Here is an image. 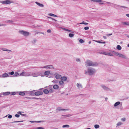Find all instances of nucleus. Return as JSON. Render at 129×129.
<instances>
[{"label": "nucleus", "instance_id": "1", "mask_svg": "<svg viewBox=\"0 0 129 129\" xmlns=\"http://www.w3.org/2000/svg\"><path fill=\"white\" fill-rule=\"evenodd\" d=\"M95 71L94 69L91 67H89L88 68L87 71L86 70L85 71V74H88L89 75L91 76L93 75Z\"/></svg>", "mask_w": 129, "mask_h": 129}, {"label": "nucleus", "instance_id": "2", "mask_svg": "<svg viewBox=\"0 0 129 129\" xmlns=\"http://www.w3.org/2000/svg\"><path fill=\"white\" fill-rule=\"evenodd\" d=\"M86 66H95L98 65V63L96 62H93L89 60H87L86 62Z\"/></svg>", "mask_w": 129, "mask_h": 129}, {"label": "nucleus", "instance_id": "3", "mask_svg": "<svg viewBox=\"0 0 129 129\" xmlns=\"http://www.w3.org/2000/svg\"><path fill=\"white\" fill-rule=\"evenodd\" d=\"M40 72H30V76H32L33 77H37L40 75Z\"/></svg>", "mask_w": 129, "mask_h": 129}, {"label": "nucleus", "instance_id": "4", "mask_svg": "<svg viewBox=\"0 0 129 129\" xmlns=\"http://www.w3.org/2000/svg\"><path fill=\"white\" fill-rule=\"evenodd\" d=\"M39 91L35 92V95L39 96L43 94V89L40 88Z\"/></svg>", "mask_w": 129, "mask_h": 129}, {"label": "nucleus", "instance_id": "5", "mask_svg": "<svg viewBox=\"0 0 129 129\" xmlns=\"http://www.w3.org/2000/svg\"><path fill=\"white\" fill-rule=\"evenodd\" d=\"M19 32L20 34L25 36H27L29 35V32L23 30L19 31Z\"/></svg>", "mask_w": 129, "mask_h": 129}, {"label": "nucleus", "instance_id": "6", "mask_svg": "<svg viewBox=\"0 0 129 129\" xmlns=\"http://www.w3.org/2000/svg\"><path fill=\"white\" fill-rule=\"evenodd\" d=\"M37 68H45L47 69H54V68L53 66L52 65H47L46 66H45L44 67H38Z\"/></svg>", "mask_w": 129, "mask_h": 129}, {"label": "nucleus", "instance_id": "7", "mask_svg": "<svg viewBox=\"0 0 129 129\" xmlns=\"http://www.w3.org/2000/svg\"><path fill=\"white\" fill-rule=\"evenodd\" d=\"M13 1L7 0L0 1V3L3 4H9L11 3H13Z\"/></svg>", "mask_w": 129, "mask_h": 129}, {"label": "nucleus", "instance_id": "8", "mask_svg": "<svg viewBox=\"0 0 129 129\" xmlns=\"http://www.w3.org/2000/svg\"><path fill=\"white\" fill-rule=\"evenodd\" d=\"M19 75L20 76H30V72H22V73H20Z\"/></svg>", "mask_w": 129, "mask_h": 129}, {"label": "nucleus", "instance_id": "9", "mask_svg": "<svg viewBox=\"0 0 129 129\" xmlns=\"http://www.w3.org/2000/svg\"><path fill=\"white\" fill-rule=\"evenodd\" d=\"M48 90L50 93H52L53 92V89L52 85H49L48 88Z\"/></svg>", "mask_w": 129, "mask_h": 129}, {"label": "nucleus", "instance_id": "10", "mask_svg": "<svg viewBox=\"0 0 129 129\" xmlns=\"http://www.w3.org/2000/svg\"><path fill=\"white\" fill-rule=\"evenodd\" d=\"M35 90H34L29 91H28L27 92H28V93L30 95L34 96V95H35Z\"/></svg>", "mask_w": 129, "mask_h": 129}, {"label": "nucleus", "instance_id": "11", "mask_svg": "<svg viewBox=\"0 0 129 129\" xmlns=\"http://www.w3.org/2000/svg\"><path fill=\"white\" fill-rule=\"evenodd\" d=\"M56 110L57 111H68L69 110V109H63L61 107H58V108L57 109H56Z\"/></svg>", "mask_w": 129, "mask_h": 129}, {"label": "nucleus", "instance_id": "12", "mask_svg": "<svg viewBox=\"0 0 129 129\" xmlns=\"http://www.w3.org/2000/svg\"><path fill=\"white\" fill-rule=\"evenodd\" d=\"M101 86L105 90L108 91L110 90L109 88L103 85H102Z\"/></svg>", "mask_w": 129, "mask_h": 129}, {"label": "nucleus", "instance_id": "13", "mask_svg": "<svg viewBox=\"0 0 129 129\" xmlns=\"http://www.w3.org/2000/svg\"><path fill=\"white\" fill-rule=\"evenodd\" d=\"M9 76L8 74L6 73H5L2 75L0 77L3 78H5Z\"/></svg>", "mask_w": 129, "mask_h": 129}, {"label": "nucleus", "instance_id": "14", "mask_svg": "<svg viewBox=\"0 0 129 129\" xmlns=\"http://www.w3.org/2000/svg\"><path fill=\"white\" fill-rule=\"evenodd\" d=\"M42 88L43 89V92H44V93L46 94H48L49 92L48 90V89H44L43 88Z\"/></svg>", "mask_w": 129, "mask_h": 129}, {"label": "nucleus", "instance_id": "15", "mask_svg": "<svg viewBox=\"0 0 129 129\" xmlns=\"http://www.w3.org/2000/svg\"><path fill=\"white\" fill-rule=\"evenodd\" d=\"M27 92L26 91H20L19 92H17L18 93L19 92V94L20 95H24L25 94V92Z\"/></svg>", "mask_w": 129, "mask_h": 129}, {"label": "nucleus", "instance_id": "16", "mask_svg": "<svg viewBox=\"0 0 129 129\" xmlns=\"http://www.w3.org/2000/svg\"><path fill=\"white\" fill-rule=\"evenodd\" d=\"M77 86L79 89H82V85L81 84L77 83Z\"/></svg>", "mask_w": 129, "mask_h": 129}, {"label": "nucleus", "instance_id": "17", "mask_svg": "<svg viewBox=\"0 0 129 129\" xmlns=\"http://www.w3.org/2000/svg\"><path fill=\"white\" fill-rule=\"evenodd\" d=\"M118 56L125 59L126 58V57L124 55L120 53Z\"/></svg>", "mask_w": 129, "mask_h": 129}, {"label": "nucleus", "instance_id": "18", "mask_svg": "<svg viewBox=\"0 0 129 129\" xmlns=\"http://www.w3.org/2000/svg\"><path fill=\"white\" fill-rule=\"evenodd\" d=\"M62 76L60 75L57 74L55 76V78L57 79H59L61 78Z\"/></svg>", "mask_w": 129, "mask_h": 129}, {"label": "nucleus", "instance_id": "19", "mask_svg": "<svg viewBox=\"0 0 129 129\" xmlns=\"http://www.w3.org/2000/svg\"><path fill=\"white\" fill-rule=\"evenodd\" d=\"M2 50L3 51H9V52H8V53H9L10 52H11L12 51L11 50L7 49L6 48H2Z\"/></svg>", "mask_w": 129, "mask_h": 129}, {"label": "nucleus", "instance_id": "20", "mask_svg": "<svg viewBox=\"0 0 129 129\" xmlns=\"http://www.w3.org/2000/svg\"><path fill=\"white\" fill-rule=\"evenodd\" d=\"M108 4H112V5H116V6H118L120 7H122V8H127V7H126L122 6H119V5H115V4H113V3H110V2H108Z\"/></svg>", "mask_w": 129, "mask_h": 129}, {"label": "nucleus", "instance_id": "21", "mask_svg": "<svg viewBox=\"0 0 129 129\" xmlns=\"http://www.w3.org/2000/svg\"><path fill=\"white\" fill-rule=\"evenodd\" d=\"M59 87V86L57 84L54 85L53 86V88L55 89H57Z\"/></svg>", "mask_w": 129, "mask_h": 129}, {"label": "nucleus", "instance_id": "22", "mask_svg": "<svg viewBox=\"0 0 129 129\" xmlns=\"http://www.w3.org/2000/svg\"><path fill=\"white\" fill-rule=\"evenodd\" d=\"M120 102L119 101L116 102L114 104V106L115 107L117 106L120 104Z\"/></svg>", "mask_w": 129, "mask_h": 129}, {"label": "nucleus", "instance_id": "23", "mask_svg": "<svg viewBox=\"0 0 129 129\" xmlns=\"http://www.w3.org/2000/svg\"><path fill=\"white\" fill-rule=\"evenodd\" d=\"M50 73V72L49 71H45L44 73V74L45 75H48Z\"/></svg>", "mask_w": 129, "mask_h": 129}, {"label": "nucleus", "instance_id": "24", "mask_svg": "<svg viewBox=\"0 0 129 129\" xmlns=\"http://www.w3.org/2000/svg\"><path fill=\"white\" fill-rule=\"evenodd\" d=\"M61 79L62 81H66L67 80V77L66 76H62Z\"/></svg>", "mask_w": 129, "mask_h": 129}, {"label": "nucleus", "instance_id": "25", "mask_svg": "<svg viewBox=\"0 0 129 129\" xmlns=\"http://www.w3.org/2000/svg\"><path fill=\"white\" fill-rule=\"evenodd\" d=\"M94 41L96 42H97L98 43H101V44H105L106 43L105 42V41H104V42H101V41H99L98 40H94Z\"/></svg>", "mask_w": 129, "mask_h": 129}, {"label": "nucleus", "instance_id": "26", "mask_svg": "<svg viewBox=\"0 0 129 129\" xmlns=\"http://www.w3.org/2000/svg\"><path fill=\"white\" fill-rule=\"evenodd\" d=\"M112 53L114 55H116L118 56V55H119V53L117 52H116L115 51H113L112 52Z\"/></svg>", "mask_w": 129, "mask_h": 129}, {"label": "nucleus", "instance_id": "27", "mask_svg": "<svg viewBox=\"0 0 129 129\" xmlns=\"http://www.w3.org/2000/svg\"><path fill=\"white\" fill-rule=\"evenodd\" d=\"M36 3L37 4V5H38L40 7H43L44 6L43 5L40 4L38 2H36Z\"/></svg>", "mask_w": 129, "mask_h": 129}, {"label": "nucleus", "instance_id": "28", "mask_svg": "<svg viewBox=\"0 0 129 129\" xmlns=\"http://www.w3.org/2000/svg\"><path fill=\"white\" fill-rule=\"evenodd\" d=\"M10 93V92H5L3 93V95H9Z\"/></svg>", "mask_w": 129, "mask_h": 129}, {"label": "nucleus", "instance_id": "29", "mask_svg": "<svg viewBox=\"0 0 129 129\" xmlns=\"http://www.w3.org/2000/svg\"><path fill=\"white\" fill-rule=\"evenodd\" d=\"M19 75V73L17 72H15L14 74L13 75V77H16Z\"/></svg>", "mask_w": 129, "mask_h": 129}, {"label": "nucleus", "instance_id": "30", "mask_svg": "<svg viewBox=\"0 0 129 129\" xmlns=\"http://www.w3.org/2000/svg\"><path fill=\"white\" fill-rule=\"evenodd\" d=\"M116 48L118 50H121L122 48L119 45H118L116 47Z\"/></svg>", "mask_w": 129, "mask_h": 129}, {"label": "nucleus", "instance_id": "31", "mask_svg": "<svg viewBox=\"0 0 129 129\" xmlns=\"http://www.w3.org/2000/svg\"><path fill=\"white\" fill-rule=\"evenodd\" d=\"M63 29H64V30L66 31H68L71 32V33H73V31L72 30H69V29H66L65 28H63Z\"/></svg>", "mask_w": 129, "mask_h": 129}, {"label": "nucleus", "instance_id": "32", "mask_svg": "<svg viewBox=\"0 0 129 129\" xmlns=\"http://www.w3.org/2000/svg\"><path fill=\"white\" fill-rule=\"evenodd\" d=\"M72 115L71 114H69L68 115H62V116H65L66 117H69L70 116H71Z\"/></svg>", "mask_w": 129, "mask_h": 129}, {"label": "nucleus", "instance_id": "33", "mask_svg": "<svg viewBox=\"0 0 129 129\" xmlns=\"http://www.w3.org/2000/svg\"><path fill=\"white\" fill-rule=\"evenodd\" d=\"M122 24L124 25L129 26V23L128 22H123Z\"/></svg>", "mask_w": 129, "mask_h": 129}, {"label": "nucleus", "instance_id": "34", "mask_svg": "<svg viewBox=\"0 0 129 129\" xmlns=\"http://www.w3.org/2000/svg\"><path fill=\"white\" fill-rule=\"evenodd\" d=\"M62 127L63 128H64V127L68 128V127H69V125H67V124L64 125H63L62 126Z\"/></svg>", "mask_w": 129, "mask_h": 129}, {"label": "nucleus", "instance_id": "35", "mask_svg": "<svg viewBox=\"0 0 129 129\" xmlns=\"http://www.w3.org/2000/svg\"><path fill=\"white\" fill-rule=\"evenodd\" d=\"M48 18H49L50 20H54L55 22H56L57 21V20L51 17H48Z\"/></svg>", "mask_w": 129, "mask_h": 129}, {"label": "nucleus", "instance_id": "36", "mask_svg": "<svg viewBox=\"0 0 129 129\" xmlns=\"http://www.w3.org/2000/svg\"><path fill=\"white\" fill-rule=\"evenodd\" d=\"M74 34H73L70 33L69 34V36L70 37H72L74 36Z\"/></svg>", "mask_w": 129, "mask_h": 129}, {"label": "nucleus", "instance_id": "37", "mask_svg": "<svg viewBox=\"0 0 129 129\" xmlns=\"http://www.w3.org/2000/svg\"><path fill=\"white\" fill-rule=\"evenodd\" d=\"M95 128L96 129H97L100 127V126L99 125L95 124L94 126Z\"/></svg>", "mask_w": 129, "mask_h": 129}, {"label": "nucleus", "instance_id": "38", "mask_svg": "<svg viewBox=\"0 0 129 129\" xmlns=\"http://www.w3.org/2000/svg\"><path fill=\"white\" fill-rule=\"evenodd\" d=\"M94 2L99 3L102 2V1L101 0H94L93 1Z\"/></svg>", "mask_w": 129, "mask_h": 129}, {"label": "nucleus", "instance_id": "39", "mask_svg": "<svg viewBox=\"0 0 129 129\" xmlns=\"http://www.w3.org/2000/svg\"><path fill=\"white\" fill-rule=\"evenodd\" d=\"M23 120H21L20 121H16L13 122H11V123H17V122H22L23 121Z\"/></svg>", "mask_w": 129, "mask_h": 129}, {"label": "nucleus", "instance_id": "40", "mask_svg": "<svg viewBox=\"0 0 129 129\" xmlns=\"http://www.w3.org/2000/svg\"><path fill=\"white\" fill-rule=\"evenodd\" d=\"M6 22L11 23H12L13 22V21L12 20H8L6 21Z\"/></svg>", "mask_w": 129, "mask_h": 129}, {"label": "nucleus", "instance_id": "41", "mask_svg": "<svg viewBox=\"0 0 129 129\" xmlns=\"http://www.w3.org/2000/svg\"><path fill=\"white\" fill-rule=\"evenodd\" d=\"M79 42L81 43H84V41L82 39H80L79 40Z\"/></svg>", "mask_w": 129, "mask_h": 129}, {"label": "nucleus", "instance_id": "42", "mask_svg": "<svg viewBox=\"0 0 129 129\" xmlns=\"http://www.w3.org/2000/svg\"><path fill=\"white\" fill-rule=\"evenodd\" d=\"M14 72L13 71H12L8 73V74H10L11 75H13L14 74Z\"/></svg>", "mask_w": 129, "mask_h": 129}, {"label": "nucleus", "instance_id": "43", "mask_svg": "<svg viewBox=\"0 0 129 129\" xmlns=\"http://www.w3.org/2000/svg\"><path fill=\"white\" fill-rule=\"evenodd\" d=\"M63 83V81L62 80H61L59 82V84L60 85H62V84Z\"/></svg>", "mask_w": 129, "mask_h": 129}, {"label": "nucleus", "instance_id": "44", "mask_svg": "<svg viewBox=\"0 0 129 129\" xmlns=\"http://www.w3.org/2000/svg\"><path fill=\"white\" fill-rule=\"evenodd\" d=\"M16 92H10V93L12 95H15L16 94Z\"/></svg>", "mask_w": 129, "mask_h": 129}, {"label": "nucleus", "instance_id": "45", "mask_svg": "<svg viewBox=\"0 0 129 129\" xmlns=\"http://www.w3.org/2000/svg\"><path fill=\"white\" fill-rule=\"evenodd\" d=\"M108 53H106V52H101L100 53H101L102 54H104L105 55H107Z\"/></svg>", "mask_w": 129, "mask_h": 129}, {"label": "nucleus", "instance_id": "46", "mask_svg": "<svg viewBox=\"0 0 129 129\" xmlns=\"http://www.w3.org/2000/svg\"><path fill=\"white\" fill-rule=\"evenodd\" d=\"M32 99L36 100H41V98H37L36 97H33L32 98Z\"/></svg>", "mask_w": 129, "mask_h": 129}, {"label": "nucleus", "instance_id": "47", "mask_svg": "<svg viewBox=\"0 0 129 129\" xmlns=\"http://www.w3.org/2000/svg\"><path fill=\"white\" fill-rule=\"evenodd\" d=\"M122 124V123L121 122H119L117 124V126H119Z\"/></svg>", "mask_w": 129, "mask_h": 129}, {"label": "nucleus", "instance_id": "48", "mask_svg": "<svg viewBox=\"0 0 129 129\" xmlns=\"http://www.w3.org/2000/svg\"><path fill=\"white\" fill-rule=\"evenodd\" d=\"M35 129H45L44 128L41 127H36Z\"/></svg>", "mask_w": 129, "mask_h": 129}, {"label": "nucleus", "instance_id": "49", "mask_svg": "<svg viewBox=\"0 0 129 129\" xmlns=\"http://www.w3.org/2000/svg\"><path fill=\"white\" fill-rule=\"evenodd\" d=\"M80 24H83L85 25H87L88 24V23H87L85 22L84 21H83L82 23H80Z\"/></svg>", "mask_w": 129, "mask_h": 129}, {"label": "nucleus", "instance_id": "50", "mask_svg": "<svg viewBox=\"0 0 129 129\" xmlns=\"http://www.w3.org/2000/svg\"><path fill=\"white\" fill-rule=\"evenodd\" d=\"M107 55H109V56H113V54H112L111 53H107Z\"/></svg>", "mask_w": 129, "mask_h": 129}, {"label": "nucleus", "instance_id": "51", "mask_svg": "<svg viewBox=\"0 0 129 129\" xmlns=\"http://www.w3.org/2000/svg\"><path fill=\"white\" fill-rule=\"evenodd\" d=\"M84 29L85 30H87L89 29V27H88L86 26L84 27Z\"/></svg>", "mask_w": 129, "mask_h": 129}, {"label": "nucleus", "instance_id": "52", "mask_svg": "<svg viewBox=\"0 0 129 129\" xmlns=\"http://www.w3.org/2000/svg\"><path fill=\"white\" fill-rule=\"evenodd\" d=\"M126 120V119L125 118H123L121 119V120L123 121H124Z\"/></svg>", "mask_w": 129, "mask_h": 129}, {"label": "nucleus", "instance_id": "53", "mask_svg": "<svg viewBox=\"0 0 129 129\" xmlns=\"http://www.w3.org/2000/svg\"><path fill=\"white\" fill-rule=\"evenodd\" d=\"M49 15L51 16H54V14L52 13L49 14Z\"/></svg>", "mask_w": 129, "mask_h": 129}, {"label": "nucleus", "instance_id": "54", "mask_svg": "<svg viewBox=\"0 0 129 129\" xmlns=\"http://www.w3.org/2000/svg\"><path fill=\"white\" fill-rule=\"evenodd\" d=\"M15 116L17 117H19L20 116V115L18 114H16L15 115Z\"/></svg>", "mask_w": 129, "mask_h": 129}, {"label": "nucleus", "instance_id": "55", "mask_svg": "<svg viewBox=\"0 0 129 129\" xmlns=\"http://www.w3.org/2000/svg\"><path fill=\"white\" fill-rule=\"evenodd\" d=\"M12 117V115H9L8 116V118L10 119Z\"/></svg>", "mask_w": 129, "mask_h": 129}, {"label": "nucleus", "instance_id": "56", "mask_svg": "<svg viewBox=\"0 0 129 129\" xmlns=\"http://www.w3.org/2000/svg\"><path fill=\"white\" fill-rule=\"evenodd\" d=\"M25 98H26L27 99H32V98H30V97H27V96L25 97Z\"/></svg>", "mask_w": 129, "mask_h": 129}, {"label": "nucleus", "instance_id": "57", "mask_svg": "<svg viewBox=\"0 0 129 129\" xmlns=\"http://www.w3.org/2000/svg\"><path fill=\"white\" fill-rule=\"evenodd\" d=\"M36 40L34 39L33 40V41H32V42L33 43H34L36 42Z\"/></svg>", "mask_w": 129, "mask_h": 129}, {"label": "nucleus", "instance_id": "58", "mask_svg": "<svg viewBox=\"0 0 129 129\" xmlns=\"http://www.w3.org/2000/svg\"><path fill=\"white\" fill-rule=\"evenodd\" d=\"M47 32L48 33H50L51 32V30L50 29L48 30H47Z\"/></svg>", "mask_w": 129, "mask_h": 129}, {"label": "nucleus", "instance_id": "59", "mask_svg": "<svg viewBox=\"0 0 129 129\" xmlns=\"http://www.w3.org/2000/svg\"><path fill=\"white\" fill-rule=\"evenodd\" d=\"M17 114H19V115H21V111H18V112H17Z\"/></svg>", "mask_w": 129, "mask_h": 129}, {"label": "nucleus", "instance_id": "60", "mask_svg": "<svg viewBox=\"0 0 129 129\" xmlns=\"http://www.w3.org/2000/svg\"><path fill=\"white\" fill-rule=\"evenodd\" d=\"M76 60L78 62V61H80V59L79 58H77L76 59Z\"/></svg>", "mask_w": 129, "mask_h": 129}, {"label": "nucleus", "instance_id": "61", "mask_svg": "<svg viewBox=\"0 0 129 129\" xmlns=\"http://www.w3.org/2000/svg\"><path fill=\"white\" fill-rule=\"evenodd\" d=\"M112 35V33L108 34L107 35V36H110L111 35Z\"/></svg>", "mask_w": 129, "mask_h": 129}, {"label": "nucleus", "instance_id": "62", "mask_svg": "<svg viewBox=\"0 0 129 129\" xmlns=\"http://www.w3.org/2000/svg\"><path fill=\"white\" fill-rule=\"evenodd\" d=\"M21 115L22 116H25L26 115V114H21Z\"/></svg>", "mask_w": 129, "mask_h": 129}, {"label": "nucleus", "instance_id": "63", "mask_svg": "<svg viewBox=\"0 0 129 129\" xmlns=\"http://www.w3.org/2000/svg\"><path fill=\"white\" fill-rule=\"evenodd\" d=\"M41 122V121H36V122L37 123H39Z\"/></svg>", "mask_w": 129, "mask_h": 129}, {"label": "nucleus", "instance_id": "64", "mask_svg": "<svg viewBox=\"0 0 129 129\" xmlns=\"http://www.w3.org/2000/svg\"><path fill=\"white\" fill-rule=\"evenodd\" d=\"M126 16L129 18V14H126Z\"/></svg>", "mask_w": 129, "mask_h": 129}]
</instances>
